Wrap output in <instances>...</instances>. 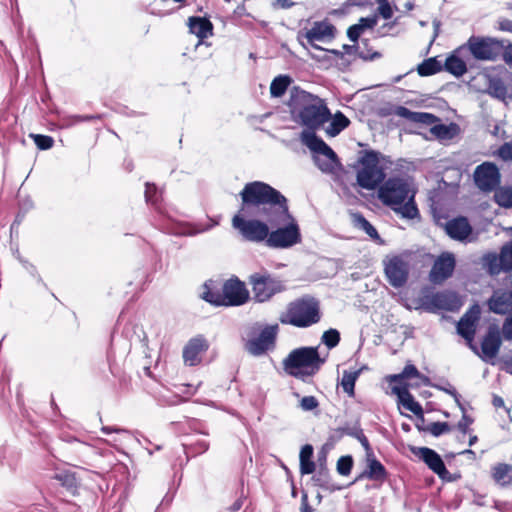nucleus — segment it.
<instances>
[{"label":"nucleus","instance_id":"1","mask_svg":"<svg viewBox=\"0 0 512 512\" xmlns=\"http://www.w3.org/2000/svg\"><path fill=\"white\" fill-rule=\"evenodd\" d=\"M239 196L241 203L232 218V227L244 241L265 242L267 246L271 226L281 225L290 217L288 199L262 181L246 183Z\"/></svg>","mask_w":512,"mask_h":512},{"label":"nucleus","instance_id":"6","mask_svg":"<svg viewBox=\"0 0 512 512\" xmlns=\"http://www.w3.org/2000/svg\"><path fill=\"white\" fill-rule=\"evenodd\" d=\"M325 362L326 357L320 356L318 347L305 346L292 350L282 364L288 375L308 382L309 378L319 372Z\"/></svg>","mask_w":512,"mask_h":512},{"label":"nucleus","instance_id":"10","mask_svg":"<svg viewBox=\"0 0 512 512\" xmlns=\"http://www.w3.org/2000/svg\"><path fill=\"white\" fill-rule=\"evenodd\" d=\"M468 48L471 55L477 60L493 61L503 52V41L490 37L471 36L462 49Z\"/></svg>","mask_w":512,"mask_h":512},{"label":"nucleus","instance_id":"11","mask_svg":"<svg viewBox=\"0 0 512 512\" xmlns=\"http://www.w3.org/2000/svg\"><path fill=\"white\" fill-rule=\"evenodd\" d=\"M461 305L462 302L458 294L451 290L430 292L421 298V306L426 311L433 313L439 310L457 311Z\"/></svg>","mask_w":512,"mask_h":512},{"label":"nucleus","instance_id":"20","mask_svg":"<svg viewBox=\"0 0 512 512\" xmlns=\"http://www.w3.org/2000/svg\"><path fill=\"white\" fill-rule=\"evenodd\" d=\"M392 392L397 395L399 404L412 412L421 422H425L423 408L409 392L407 384L402 386H393Z\"/></svg>","mask_w":512,"mask_h":512},{"label":"nucleus","instance_id":"50","mask_svg":"<svg viewBox=\"0 0 512 512\" xmlns=\"http://www.w3.org/2000/svg\"><path fill=\"white\" fill-rule=\"evenodd\" d=\"M30 137L34 140L35 145L40 150H48L54 145V139L51 136L43 134H31Z\"/></svg>","mask_w":512,"mask_h":512},{"label":"nucleus","instance_id":"8","mask_svg":"<svg viewBox=\"0 0 512 512\" xmlns=\"http://www.w3.org/2000/svg\"><path fill=\"white\" fill-rule=\"evenodd\" d=\"M278 325H266L258 331L253 327L249 332V339L244 341V350L255 357L262 356L276 346Z\"/></svg>","mask_w":512,"mask_h":512},{"label":"nucleus","instance_id":"60","mask_svg":"<svg viewBox=\"0 0 512 512\" xmlns=\"http://www.w3.org/2000/svg\"><path fill=\"white\" fill-rule=\"evenodd\" d=\"M402 376L406 379L417 378V376H421V373L415 365L407 364L402 370Z\"/></svg>","mask_w":512,"mask_h":512},{"label":"nucleus","instance_id":"46","mask_svg":"<svg viewBox=\"0 0 512 512\" xmlns=\"http://www.w3.org/2000/svg\"><path fill=\"white\" fill-rule=\"evenodd\" d=\"M340 340V332L334 328L324 331L321 337V342L325 344L328 349L335 348L339 344Z\"/></svg>","mask_w":512,"mask_h":512},{"label":"nucleus","instance_id":"22","mask_svg":"<svg viewBox=\"0 0 512 512\" xmlns=\"http://www.w3.org/2000/svg\"><path fill=\"white\" fill-rule=\"evenodd\" d=\"M502 339L499 327L496 324L489 325L485 336L481 342V350L484 357H495L501 347Z\"/></svg>","mask_w":512,"mask_h":512},{"label":"nucleus","instance_id":"39","mask_svg":"<svg viewBox=\"0 0 512 512\" xmlns=\"http://www.w3.org/2000/svg\"><path fill=\"white\" fill-rule=\"evenodd\" d=\"M362 369L356 371H344L341 379V386L343 391L348 394L349 397L355 395V383L361 374Z\"/></svg>","mask_w":512,"mask_h":512},{"label":"nucleus","instance_id":"47","mask_svg":"<svg viewBox=\"0 0 512 512\" xmlns=\"http://www.w3.org/2000/svg\"><path fill=\"white\" fill-rule=\"evenodd\" d=\"M382 111H383L382 112L383 116L394 114V115H397L399 117L405 118V119H407V120H409L411 122L414 121L415 114H416V112L411 111L407 107L401 106V105L393 106L388 111H386V110H382Z\"/></svg>","mask_w":512,"mask_h":512},{"label":"nucleus","instance_id":"36","mask_svg":"<svg viewBox=\"0 0 512 512\" xmlns=\"http://www.w3.org/2000/svg\"><path fill=\"white\" fill-rule=\"evenodd\" d=\"M292 82L289 75H278L275 77L270 85V94L274 98L283 96Z\"/></svg>","mask_w":512,"mask_h":512},{"label":"nucleus","instance_id":"56","mask_svg":"<svg viewBox=\"0 0 512 512\" xmlns=\"http://www.w3.org/2000/svg\"><path fill=\"white\" fill-rule=\"evenodd\" d=\"M497 155L504 161L512 160V142H505L502 144L498 151Z\"/></svg>","mask_w":512,"mask_h":512},{"label":"nucleus","instance_id":"3","mask_svg":"<svg viewBox=\"0 0 512 512\" xmlns=\"http://www.w3.org/2000/svg\"><path fill=\"white\" fill-rule=\"evenodd\" d=\"M378 198L401 218L420 220V212L415 202V191L411 190L407 180L390 177L378 186Z\"/></svg>","mask_w":512,"mask_h":512},{"label":"nucleus","instance_id":"48","mask_svg":"<svg viewBox=\"0 0 512 512\" xmlns=\"http://www.w3.org/2000/svg\"><path fill=\"white\" fill-rule=\"evenodd\" d=\"M354 460L351 455L341 456L336 465L337 472L342 476H348L353 468Z\"/></svg>","mask_w":512,"mask_h":512},{"label":"nucleus","instance_id":"40","mask_svg":"<svg viewBox=\"0 0 512 512\" xmlns=\"http://www.w3.org/2000/svg\"><path fill=\"white\" fill-rule=\"evenodd\" d=\"M457 129L458 126L454 123L449 125L441 123L433 125L430 131L437 139L447 140L452 139L455 136Z\"/></svg>","mask_w":512,"mask_h":512},{"label":"nucleus","instance_id":"7","mask_svg":"<svg viewBox=\"0 0 512 512\" xmlns=\"http://www.w3.org/2000/svg\"><path fill=\"white\" fill-rule=\"evenodd\" d=\"M248 283L252 288L253 300L256 303L268 302L275 295L287 289L283 280L274 276L267 270L251 274L248 277Z\"/></svg>","mask_w":512,"mask_h":512},{"label":"nucleus","instance_id":"29","mask_svg":"<svg viewBox=\"0 0 512 512\" xmlns=\"http://www.w3.org/2000/svg\"><path fill=\"white\" fill-rule=\"evenodd\" d=\"M222 287L220 288L218 283L213 280H208L204 284V291L202 292V299L216 307L222 306L221 302Z\"/></svg>","mask_w":512,"mask_h":512},{"label":"nucleus","instance_id":"45","mask_svg":"<svg viewBox=\"0 0 512 512\" xmlns=\"http://www.w3.org/2000/svg\"><path fill=\"white\" fill-rule=\"evenodd\" d=\"M499 261L502 270L509 271L512 269V240L501 248Z\"/></svg>","mask_w":512,"mask_h":512},{"label":"nucleus","instance_id":"59","mask_svg":"<svg viewBox=\"0 0 512 512\" xmlns=\"http://www.w3.org/2000/svg\"><path fill=\"white\" fill-rule=\"evenodd\" d=\"M378 12L384 19H390L392 17L393 10L388 0H385L379 4Z\"/></svg>","mask_w":512,"mask_h":512},{"label":"nucleus","instance_id":"53","mask_svg":"<svg viewBox=\"0 0 512 512\" xmlns=\"http://www.w3.org/2000/svg\"><path fill=\"white\" fill-rule=\"evenodd\" d=\"M303 411H313L319 407V401L315 396H304L299 403Z\"/></svg>","mask_w":512,"mask_h":512},{"label":"nucleus","instance_id":"18","mask_svg":"<svg viewBox=\"0 0 512 512\" xmlns=\"http://www.w3.org/2000/svg\"><path fill=\"white\" fill-rule=\"evenodd\" d=\"M446 234L453 240L465 241L471 235L473 228L468 219L464 216H458L448 220L445 224H440Z\"/></svg>","mask_w":512,"mask_h":512},{"label":"nucleus","instance_id":"25","mask_svg":"<svg viewBox=\"0 0 512 512\" xmlns=\"http://www.w3.org/2000/svg\"><path fill=\"white\" fill-rule=\"evenodd\" d=\"M189 30L196 35L200 41L213 35V24L205 17L192 16L188 19Z\"/></svg>","mask_w":512,"mask_h":512},{"label":"nucleus","instance_id":"64","mask_svg":"<svg viewBox=\"0 0 512 512\" xmlns=\"http://www.w3.org/2000/svg\"><path fill=\"white\" fill-rule=\"evenodd\" d=\"M300 512H314V509L309 504L308 494L305 491H302L301 495Z\"/></svg>","mask_w":512,"mask_h":512},{"label":"nucleus","instance_id":"37","mask_svg":"<svg viewBox=\"0 0 512 512\" xmlns=\"http://www.w3.org/2000/svg\"><path fill=\"white\" fill-rule=\"evenodd\" d=\"M353 218L355 225L362 229L370 238L379 241L381 244L384 242L376 228L361 213H355Z\"/></svg>","mask_w":512,"mask_h":512},{"label":"nucleus","instance_id":"57","mask_svg":"<svg viewBox=\"0 0 512 512\" xmlns=\"http://www.w3.org/2000/svg\"><path fill=\"white\" fill-rule=\"evenodd\" d=\"M297 39L300 43V45L305 49V50H310V48L314 49V50H318V51H321V52H325V48L319 46L316 42H311V43H308L307 40H305V37L303 36V32L300 31L298 33V36H297Z\"/></svg>","mask_w":512,"mask_h":512},{"label":"nucleus","instance_id":"55","mask_svg":"<svg viewBox=\"0 0 512 512\" xmlns=\"http://www.w3.org/2000/svg\"><path fill=\"white\" fill-rule=\"evenodd\" d=\"M378 17L377 15H372L368 17H361L357 23L358 26L364 32L365 29H372L377 25Z\"/></svg>","mask_w":512,"mask_h":512},{"label":"nucleus","instance_id":"14","mask_svg":"<svg viewBox=\"0 0 512 512\" xmlns=\"http://www.w3.org/2000/svg\"><path fill=\"white\" fill-rule=\"evenodd\" d=\"M480 314L481 310L479 305L474 304L465 312L457 324V333L467 341L469 348L476 354H478V348L473 343V340Z\"/></svg>","mask_w":512,"mask_h":512},{"label":"nucleus","instance_id":"27","mask_svg":"<svg viewBox=\"0 0 512 512\" xmlns=\"http://www.w3.org/2000/svg\"><path fill=\"white\" fill-rule=\"evenodd\" d=\"M331 154L332 155H329V154L313 155L314 164L323 173L333 174L336 172V170L338 168H340L342 166L337 154L334 151Z\"/></svg>","mask_w":512,"mask_h":512},{"label":"nucleus","instance_id":"17","mask_svg":"<svg viewBox=\"0 0 512 512\" xmlns=\"http://www.w3.org/2000/svg\"><path fill=\"white\" fill-rule=\"evenodd\" d=\"M367 467L364 471H362L348 486L355 484L356 482L369 479L371 481L376 482H384L388 478V471L385 466L375 457V454L372 456L366 457Z\"/></svg>","mask_w":512,"mask_h":512},{"label":"nucleus","instance_id":"62","mask_svg":"<svg viewBox=\"0 0 512 512\" xmlns=\"http://www.w3.org/2000/svg\"><path fill=\"white\" fill-rule=\"evenodd\" d=\"M502 334L505 340H512V318L507 317L502 326Z\"/></svg>","mask_w":512,"mask_h":512},{"label":"nucleus","instance_id":"52","mask_svg":"<svg viewBox=\"0 0 512 512\" xmlns=\"http://www.w3.org/2000/svg\"><path fill=\"white\" fill-rule=\"evenodd\" d=\"M439 118L428 112H416L413 123H420L425 125H435Z\"/></svg>","mask_w":512,"mask_h":512},{"label":"nucleus","instance_id":"19","mask_svg":"<svg viewBox=\"0 0 512 512\" xmlns=\"http://www.w3.org/2000/svg\"><path fill=\"white\" fill-rule=\"evenodd\" d=\"M411 451L438 476L447 473V468L444 461L442 460L441 456L433 449L428 447H413Z\"/></svg>","mask_w":512,"mask_h":512},{"label":"nucleus","instance_id":"15","mask_svg":"<svg viewBox=\"0 0 512 512\" xmlns=\"http://www.w3.org/2000/svg\"><path fill=\"white\" fill-rule=\"evenodd\" d=\"M384 272L388 283L394 288L403 287L409 277V265L400 256H393L384 261Z\"/></svg>","mask_w":512,"mask_h":512},{"label":"nucleus","instance_id":"58","mask_svg":"<svg viewBox=\"0 0 512 512\" xmlns=\"http://www.w3.org/2000/svg\"><path fill=\"white\" fill-rule=\"evenodd\" d=\"M362 33V29L357 24H353L347 29V37L351 42L354 43L358 42Z\"/></svg>","mask_w":512,"mask_h":512},{"label":"nucleus","instance_id":"38","mask_svg":"<svg viewBox=\"0 0 512 512\" xmlns=\"http://www.w3.org/2000/svg\"><path fill=\"white\" fill-rule=\"evenodd\" d=\"M487 91L492 97L499 100H505L508 92L505 83L499 77L489 78Z\"/></svg>","mask_w":512,"mask_h":512},{"label":"nucleus","instance_id":"63","mask_svg":"<svg viewBox=\"0 0 512 512\" xmlns=\"http://www.w3.org/2000/svg\"><path fill=\"white\" fill-rule=\"evenodd\" d=\"M356 439L360 442V444L364 448L366 457L372 456V454H374L373 449L369 443V440L366 437V435L364 434V432H361V434Z\"/></svg>","mask_w":512,"mask_h":512},{"label":"nucleus","instance_id":"43","mask_svg":"<svg viewBox=\"0 0 512 512\" xmlns=\"http://www.w3.org/2000/svg\"><path fill=\"white\" fill-rule=\"evenodd\" d=\"M183 448L187 459H189L205 453L209 449V442L197 440L189 444H183Z\"/></svg>","mask_w":512,"mask_h":512},{"label":"nucleus","instance_id":"30","mask_svg":"<svg viewBox=\"0 0 512 512\" xmlns=\"http://www.w3.org/2000/svg\"><path fill=\"white\" fill-rule=\"evenodd\" d=\"M325 132L330 137H335L350 125V120L341 112H336L330 119Z\"/></svg>","mask_w":512,"mask_h":512},{"label":"nucleus","instance_id":"35","mask_svg":"<svg viewBox=\"0 0 512 512\" xmlns=\"http://www.w3.org/2000/svg\"><path fill=\"white\" fill-rule=\"evenodd\" d=\"M218 224L217 221H214L211 218H207L205 222L198 221L193 223H187L184 227L183 234L186 236H194L199 233H203L209 231L213 227Z\"/></svg>","mask_w":512,"mask_h":512},{"label":"nucleus","instance_id":"4","mask_svg":"<svg viewBox=\"0 0 512 512\" xmlns=\"http://www.w3.org/2000/svg\"><path fill=\"white\" fill-rule=\"evenodd\" d=\"M388 157L374 149L357 152V159L351 165L356 173L357 185L366 190H375L385 180V167L381 162H389Z\"/></svg>","mask_w":512,"mask_h":512},{"label":"nucleus","instance_id":"2","mask_svg":"<svg viewBox=\"0 0 512 512\" xmlns=\"http://www.w3.org/2000/svg\"><path fill=\"white\" fill-rule=\"evenodd\" d=\"M288 107L293 120L305 130H319L332 117L323 99L298 86L290 90Z\"/></svg>","mask_w":512,"mask_h":512},{"label":"nucleus","instance_id":"5","mask_svg":"<svg viewBox=\"0 0 512 512\" xmlns=\"http://www.w3.org/2000/svg\"><path fill=\"white\" fill-rule=\"evenodd\" d=\"M322 311L319 299L310 294H305L289 302L279 316L283 325H291L297 328H308L321 321Z\"/></svg>","mask_w":512,"mask_h":512},{"label":"nucleus","instance_id":"12","mask_svg":"<svg viewBox=\"0 0 512 512\" xmlns=\"http://www.w3.org/2000/svg\"><path fill=\"white\" fill-rule=\"evenodd\" d=\"M250 298L245 283L238 277H232L222 284L221 302L224 307L241 306Z\"/></svg>","mask_w":512,"mask_h":512},{"label":"nucleus","instance_id":"51","mask_svg":"<svg viewBox=\"0 0 512 512\" xmlns=\"http://www.w3.org/2000/svg\"><path fill=\"white\" fill-rule=\"evenodd\" d=\"M55 479L58 480L63 486L67 488L76 487V478L74 473L69 471H63L55 475Z\"/></svg>","mask_w":512,"mask_h":512},{"label":"nucleus","instance_id":"21","mask_svg":"<svg viewBox=\"0 0 512 512\" xmlns=\"http://www.w3.org/2000/svg\"><path fill=\"white\" fill-rule=\"evenodd\" d=\"M209 348L207 340L199 335L188 341L183 349V359L189 366H195L200 363V354Z\"/></svg>","mask_w":512,"mask_h":512},{"label":"nucleus","instance_id":"23","mask_svg":"<svg viewBox=\"0 0 512 512\" xmlns=\"http://www.w3.org/2000/svg\"><path fill=\"white\" fill-rule=\"evenodd\" d=\"M336 28L328 21H316L311 29L303 32V36L308 43L323 41L325 38H334Z\"/></svg>","mask_w":512,"mask_h":512},{"label":"nucleus","instance_id":"49","mask_svg":"<svg viewBox=\"0 0 512 512\" xmlns=\"http://www.w3.org/2000/svg\"><path fill=\"white\" fill-rule=\"evenodd\" d=\"M337 432L341 435H347L353 438H357L363 429L361 428L360 422L356 421L354 424L345 423L343 426L337 428Z\"/></svg>","mask_w":512,"mask_h":512},{"label":"nucleus","instance_id":"41","mask_svg":"<svg viewBox=\"0 0 512 512\" xmlns=\"http://www.w3.org/2000/svg\"><path fill=\"white\" fill-rule=\"evenodd\" d=\"M415 426L418 431L429 432L434 437H439L451 431V426L448 422H433L428 426H422L419 423H416Z\"/></svg>","mask_w":512,"mask_h":512},{"label":"nucleus","instance_id":"26","mask_svg":"<svg viewBox=\"0 0 512 512\" xmlns=\"http://www.w3.org/2000/svg\"><path fill=\"white\" fill-rule=\"evenodd\" d=\"M491 477L500 487H510L512 485V465L508 463L495 464L491 469Z\"/></svg>","mask_w":512,"mask_h":512},{"label":"nucleus","instance_id":"31","mask_svg":"<svg viewBox=\"0 0 512 512\" xmlns=\"http://www.w3.org/2000/svg\"><path fill=\"white\" fill-rule=\"evenodd\" d=\"M313 446L305 444L300 450V472L302 475L312 474L315 471V463L312 460Z\"/></svg>","mask_w":512,"mask_h":512},{"label":"nucleus","instance_id":"42","mask_svg":"<svg viewBox=\"0 0 512 512\" xmlns=\"http://www.w3.org/2000/svg\"><path fill=\"white\" fill-rule=\"evenodd\" d=\"M494 201L501 207H512V185L498 187L494 193Z\"/></svg>","mask_w":512,"mask_h":512},{"label":"nucleus","instance_id":"33","mask_svg":"<svg viewBox=\"0 0 512 512\" xmlns=\"http://www.w3.org/2000/svg\"><path fill=\"white\" fill-rule=\"evenodd\" d=\"M312 481L315 483V485L330 492L343 489V487L332 483L331 476L326 468L320 469L315 475H313Z\"/></svg>","mask_w":512,"mask_h":512},{"label":"nucleus","instance_id":"32","mask_svg":"<svg viewBox=\"0 0 512 512\" xmlns=\"http://www.w3.org/2000/svg\"><path fill=\"white\" fill-rule=\"evenodd\" d=\"M443 69L455 77H461L467 72V65L460 57L452 54L447 57Z\"/></svg>","mask_w":512,"mask_h":512},{"label":"nucleus","instance_id":"16","mask_svg":"<svg viewBox=\"0 0 512 512\" xmlns=\"http://www.w3.org/2000/svg\"><path fill=\"white\" fill-rule=\"evenodd\" d=\"M455 257L452 253H442L433 263L429 279L434 284H441L452 276L455 269Z\"/></svg>","mask_w":512,"mask_h":512},{"label":"nucleus","instance_id":"24","mask_svg":"<svg viewBox=\"0 0 512 512\" xmlns=\"http://www.w3.org/2000/svg\"><path fill=\"white\" fill-rule=\"evenodd\" d=\"M317 130H303L301 133L302 142L314 153L332 155L333 149L319 136L316 135Z\"/></svg>","mask_w":512,"mask_h":512},{"label":"nucleus","instance_id":"44","mask_svg":"<svg viewBox=\"0 0 512 512\" xmlns=\"http://www.w3.org/2000/svg\"><path fill=\"white\" fill-rule=\"evenodd\" d=\"M343 49L347 54L356 53L358 55V57L363 59L364 61H372L375 59H379L382 56L380 52L371 53L370 50L365 51L363 48H360V45H358V44H354V45L344 44Z\"/></svg>","mask_w":512,"mask_h":512},{"label":"nucleus","instance_id":"9","mask_svg":"<svg viewBox=\"0 0 512 512\" xmlns=\"http://www.w3.org/2000/svg\"><path fill=\"white\" fill-rule=\"evenodd\" d=\"M301 242L299 225L293 215L281 225L271 226L267 247L274 249H285Z\"/></svg>","mask_w":512,"mask_h":512},{"label":"nucleus","instance_id":"61","mask_svg":"<svg viewBox=\"0 0 512 512\" xmlns=\"http://www.w3.org/2000/svg\"><path fill=\"white\" fill-rule=\"evenodd\" d=\"M157 193V187L153 183L147 182L145 184V198L147 202H156L155 195Z\"/></svg>","mask_w":512,"mask_h":512},{"label":"nucleus","instance_id":"28","mask_svg":"<svg viewBox=\"0 0 512 512\" xmlns=\"http://www.w3.org/2000/svg\"><path fill=\"white\" fill-rule=\"evenodd\" d=\"M487 305L490 311L499 315H504L511 309L506 291L502 290L494 291L492 296L488 299Z\"/></svg>","mask_w":512,"mask_h":512},{"label":"nucleus","instance_id":"54","mask_svg":"<svg viewBox=\"0 0 512 512\" xmlns=\"http://www.w3.org/2000/svg\"><path fill=\"white\" fill-rule=\"evenodd\" d=\"M474 422V419L473 417H471L470 415H468L466 413V411H464V413H462V417L461 419L459 420V422L457 423V429L463 434V435H466L467 433H469L470 429H469V426Z\"/></svg>","mask_w":512,"mask_h":512},{"label":"nucleus","instance_id":"34","mask_svg":"<svg viewBox=\"0 0 512 512\" xmlns=\"http://www.w3.org/2000/svg\"><path fill=\"white\" fill-rule=\"evenodd\" d=\"M442 69L443 65L441 61H439L437 57H430L418 65L417 72L420 76L427 77L442 71Z\"/></svg>","mask_w":512,"mask_h":512},{"label":"nucleus","instance_id":"13","mask_svg":"<svg viewBox=\"0 0 512 512\" xmlns=\"http://www.w3.org/2000/svg\"><path fill=\"white\" fill-rule=\"evenodd\" d=\"M474 182L484 192L496 191L500 185L501 175L496 164L484 162L474 171Z\"/></svg>","mask_w":512,"mask_h":512}]
</instances>
